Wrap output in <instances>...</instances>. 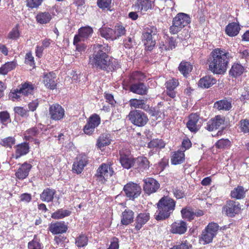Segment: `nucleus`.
Wrapping results in <instances>:
<instances>
[{
	"mask_svg": "<svg viewBox=\"0 0 249 249\" xmlns=\"http://www.w3.org/2000/svg\"><path fill=\"white\" fill-rule=\"evenodd\" d=\"M101 119L100 116L96 114H91L87 120L86 124L83 127V130L84 134L90 136L92 135L96 128L101 124Z\"/></svg>",
	"mask_w": 249,
	"mask_h": 249,
	"instance_id": "6e6552de",
	"label": "nucleus"
},
{
	"mask_svg": "<svg viewBox=\"0 0 249 249\" xmlns=\"http://www.w3.org/2000/svg\"><path fill=\"white\" fill-rule=\"evenodd\" d=\"M193 68V66L190 62L182 61L178 67V70L183 76L187 77L192 71Z\"/></svg>",
	"mask_w": 249,
	"mask_h": 249,
	"instance_id": "e433bc0d",
	"label": "nucleus"
},
{
	"mask_svg": "<svg viewBox=\"0 0 249 249\" xmlns=\"http://www.w3.org/2000/svg\"><path fill=\"white\" fill-rule=\"evenodd\" d=\"M17 66L16 61H12L5 63L0 67V74L5 75L14 70Z\"/></svg>",
	"mask_w": 249,
	"mask_h": 249,
	"instance_id": "79ce46f5",
	"label": "nucleus"
},
{
	"mask_svg": "<svg viewBox=\"0 0 249 249\" xmlns=\"http://www.w3.org/2000/svg\"><path fill=\"white\" fill-rule=\"evenodd\" d=\"M16 143V139L14 137H7L1 139L0 144L6 148H12Z\"/></svg>",
	"mask_w": 249,
	"mask_h": 249,
	"instance_id": "864d4df0",
	"label": "nucleus"
},
{
	"mask_svg": "<svg viewBox=\"0 0 249 249\" xmlns=\"http://www.w3.org/2000/svg\"><path fill=\"white\" fill-rule=\"evenodd\" d=\"M112 160L107 161L106 163H102L96 170L94 175L96 180L99 183L104 184L115 173L113 167Z\"/></svg>",
	"mask_w": 249,
	"mask_h": 249,
	"instance_id": "20e7f679",
	"label": "nucleus"
},
{
	"mask_svg": "<svg viewBox=\"0 0 249 249\" xmlns=\"http://www.w3.org/2000/svg\"><path fill=\"white\" fill-rule=\"evenodd\" d=\"M143 189L144 193L148 195L156 192L160 187V184L153 178H147L143 179Z\"/></svg>",
	"mask_w": 249,
	"mask_h": 249,
	"instance_id": "2eb2a0df",
	"label": "nucleus"
},
{
	"mask_svg": "<svg viewBox=\"0 0 249 249\" xmlns=\"http://www.w3.org/2000/svg\"><path fill=\"white\" fill-rule=\"evenodd\" d=\"M190 16L184 13H178L172 21V25L169 28V32L172 35L178 33L183 28L187 26L191 22Z\"/></svg>",
	"mask_w": 249,
	"mask_h": 249,
	"instance_id": "423d86ee",
	"label": "nucleus"
},
{
	"mask_svg": "<svg viewBox=\"0 0 249 249\" xmlns=\"http://www.w3.org/2000/svg\"><path fill=\"white\" fill-rule=\"evenodd\" d=\"M232 57L230 53L223 48H215L210 53L207 60L209 70L214 74H223L228 68Z\"/></svg>",
	"mask_w": 249,
	"mask_h": 249,
	"instance_id": "f03ea898",
	"label": "nucleus"
},
{
	"mask_svg": "<svg viewBox=\"0 0 249 249\" xmlns=\"http://www.w3.org/2000/svg\"><path fill=\"white\" fill-rule=\"evenodd\" d=\"M15 157L16 159H18L21 157L26 155L30 151V146L29 142H24L15 146Z\"/></svg>",
	"mask_w": 249,
	"mask_h": 249,
	"instance_id": "a878e982",
	"label": "nucleus"
},
{
	"mask_svg": "<svg viewBox=\"0 0 249 249\" xmlns=\"http://www.w3.org/2000/svg\"><path fill=\"white\" fill-rule=\"evenodd\" d=\"M25 64L30 65L31 67H34L35 65L34 58L31 53H28L25 55Z\"/></svg>",
	"mask_w": 249,
	"mask_h": 249,
	"instance_id": "69168bd1",
	"label": "nucleus"
},
{
	"mask_svg": "<svg viewBox=\"0 0 249 249\" xmlns=\"http://www.w3.org/2000/svg\"><path fill=\"white\" fill-rule=\"evenodd\" d=\"M18 89L21 91L22 95L27 96L29 95L33 94L35 87L31 83L26 82L19 86Z\"/></svg>",
	"mask_w": 249,
	"mask_h": 249,
	"instance_id": "4c0bfd02",
	"label": "nucleus"
},
{
	"mask_svg": "<svg viewBox=\"0 0 249 249\" xmlns=\"http://www.w3.org/2000/svg\"><path fill=\"white\" fill-rule=\"evenodd\" d=\"M219 228L218 225L214 222L209 223L202 232L201 238L204 244H209L212 242L213 237L217 234Z\"/></svg>",
	"mask_w": 249,
	"mask_h": 249,
	"instance_id": "9b49d317",
	"label": "nucleus"
},
{
	"mask_svg": "<svg viewBox=\"0 0 249 249\" xmlns=\"http://www.w3.org/2000/svg\"><path fill=\"white\" fill-rule=\"evenodd\" d=\"M88 243L89 237L85 232H81L75 238V245L78 248H85Z\"/></svg>",
	"mask_w": 249,
	"mask_h": 249,
	"instance_id": "f704fd0d",
	"label": "nucleus"
},
{
	"mask_svg": "<svg viewBox=\"0 0 249 249\" xmlns=\"http://www.w3.org/2000/svg\"><path fill=\"white\" fill-rule=\"evenodd\" d=\"M10 114L7 111L0 112V122L4 125L11 122Z\"/></svg>",
	"mask_w": 249,
	"mask_h": 249,
	"instance_id": "4d7b16f0",
	"label": "nucleus"
},
{
	"mask_svg": "<svg viewBox=\"0 0 249 249\" xmlns=\"http://www.w3.org/2000/svg\"><path fill=\"white\" fill-rule=\"evenodd\" d=\"M146 79L145 74L141 71H136L130 72L128 76L124 80V85H129L144 82Z\"/></svg>",
	"mask_w": 249,
	"mask_h": 249,
	"instance_id": "f8f14e48",
	"label": "nucleus"
},
{
	"mask_svg": "<svg viewBox=\"0 0 249 249\" xmlns=\"http://www.w3.org/2000/svg\"><path fill=\"white\" fill-rule=\"evenodd\" d=\"M181 214L183 219L191 221L194 218V210L190 207H186L181 210Z\"/></svg>",
	"mask_w": 249,
	"mask_h": 249,
	"instance_id": "49530a36",
	"label": "nucleus"
},
{
	"mask_svg": "<svg viewBox=\"0 0 249 249\" xmlns=\"http://www.w3.org/2000/svg\"><path fill=\"white\" fill-rule=\"evenodd\" d=\"M121 224L122 225L127 226L134 221V213L129 209H126L121 216Z\"/></svg>",
	"mask_w": 249,
	"mask_h": 249,
	"instance_id": "7c9ffc66",
	"label": "nucleus"
},
{
	"mask_svg": "<svg viewBox=\"0 0 249 249\" xmlns=\"http://www.w3.org/2000/svg\"><path fill=\"white\" fill-rule=\"evenodd\" d=\"M241 30V27L238 22H230L225 27V34L230 37L237 36Z\"/></svg>",
	"mask_w": 249,
	"mask_h": 249,
	"instance_id": "cd10ccee",
	"label": "nucleus"
},
{
	"mask_svg": "<svg viewBox=\"0 0 249 249\" xmlns=\"http://www.w3.org/2000/svg\"><path fill=\"white\" fill-rule=\"evenodd\" d=\"M245 193L246 191L243 186H238L231 191L230 196L233 198L241 199L245 196Z\"/></svg>",
	"mask_w": 249,
	"mask_h": 249,
	"instance_id": "37998d69",
	"label": "nucleus"
},
{
	"mask_svg": "<svg viewBox=\"0 0 249 249\" xmlns=\"http://www.w3.org/2000/svg\"><path fill=\"white\" fill-rule=\"evenodd\" d=\"M78 32L84 40L90 36L93 32V30L91 27L88 26L81 27L78 29Z\"/></svg>",
	"mask_w": 249,
	"mask_h": 249,
	"instance_id": "8fccbe9b",
	"label": "nucleus"
},
{
	"mask_svg": "<svg viewBox=\"0 0 249 249\" xmlns=\"http://www.w3.org/2000/svg\"><path fill=\"white\" fill-rule=\"evenodd\" d=\"M179 84L178 80L175 78H172L167 80L165 83L166 95L173 99L175 98L177 95L176 89Z\"/></svg>",
	"mask_w": 249,
	"mask_h": 249,
	"instance_id": "412c9836",
	"label": "nucleus"
},
{
	"mask_svg": "<svg viewBox=\"0 0 249 249\" xmlns=\"http://www.w3.org/2000/svg\"><path fill=\"white\" fill-rule=\"evenodd\" d=\"M176 201L168 196H162L156 204L157 210L155 214V218L157 221H162L168 219L175 209Z\"/></svg>",
	"mask_w": 249,
	"mask_h": 249,
	"instance_id": "7ed1b4c3",
	"label": "nucleus"
},
{
	"mask_svg": "<svg viewBox=\"0 0 249 249\" xmlns=\"http://www.w3.org/2000/svg\"><path fill=\"white\" fill-rule=\"evenodd\" d=\"M56 78V74L53 71L44 72L43 75V82L47 88L53 90L57 87Z\"/></svg>",
	"mask_w": 249,
	"mask_h": 249,
	"instance_id": "6ab92c4d",
	"label": "nucleus"
},
{
	"mask_svg": "<svg viewBox=\"0 0 249 249\" xmlns=\"http://www.w3.org/2000/svg\"><path fill=\"white\" fill-rule=\"evenodd\" d=\"M44 129V125L38 124L35 126L27 129L26 131V133L28 135H31L33 137H36L39 135Z\"/></svg>",
	"mask_w": 249,
	"mask_h": 249,
	"instance_id": "09e8293b",
	"label": "nucleus"
},
{
	"mask_svg": "<svg viewBox=\"0 0 249 249\" xmlns=\"http://www.w3.org/2000/svg\"><path fill=\"white\" fill-rule=\"evenodd\" d=\"M111 142L109 136L107 134H103L98 139L97 145L100 148L108 145Z\"/></svg>",
	"mask_w": 249,
	"mask_h": 249,
	"instance_id": "de8ad7c7",
	"label": "nucleus"
},
{
	"mask_svg": "<svg viewBox=\"0 0 249 249\" xmlns=\"http://www.w3.org/2000/svg\"><path fill=\"white\" fill-rule=\"evenodd\" d=\"M231 142L228 139H221L215 143L217 149H225L229 148L231 146Z\"/></svg>",
	"mask_w": 249,
	"mask_h": 249,
	"instance_id": "603ef678",
	"label": "nucleus"
},
{
	"mask_svg": "<svg viewBox=\"0 0 249 249\" xmlns=\"http://www.w3.org/2000/svg\"><path fill=\"white\" fill-rule=\"evenodd\" d=\"M113 30L115 40L123 36H124L126 32L125 27L121 23H117L115 25Z\"/></svg>",
	"mask_w": 249,
	"mask_h": 249,
	"instance_id": "c03bdc74",
	"label": "nucleus"
},
{
	"mask_svg": "<svg viewBox=\"0 0 249 249\" xmlns=\"http://www.w3.org/2000/svg\"><path fill=\"white\" fill-rule=\"evenodd\" d=\"M128 117L132 124L139 127L145 126L149 121L147 114L140 110H131Z\"/></svg>",
	"mask_w": 249,
	"mask_h": 249,
	"instance_id": "0eeeda50",
	"label": "nucleus"
},
{
	"mask_svg": "<svg viewBox=\"0 0 249 249\" xmlns=\"http://www.w3.org/2000/svg\"><path fill=\"white\" fill-rule=\"evenodd\" d=\"M157 28L154 25H148L145 27L142 32V41L145 49L148 51H152L156 45L154 36L157 34Z\"/></svg>",
	"mask_w": 249,
	"mask_h": 249,
	"instance_id": "39448f33",
	"label": "nucleus"
},
{
	"mask_svg": "<svg viewBox=\"0 0 249 249\" xmlns=\"http://www.w3.org/2000/svg\"><path fill=\"white\" fill-rule=\"evenodd\" d=\"M20 36V32L18 29V26L12 29L8 35V38L12 40L18 39Z\"/></svg>",
	"mask_w": 249,
	"mask_h": 249,
	"instance_id": "052dcab7",
	"label": "nucleus"
},
{
	"mask_svg": "<svg viewBox=\"0 0 249 249\" xmlns=\"http://www.w3.org/2000/svg\"><path fill=\"white\" fill-rule=\"evenodd\" d=\"M21 96L22 93L18 88L12 90L9 94V98L13 101L21 100Z\"/></svg>",
	"mask_w": 249,
	"mask_h": 249,
	"instance_id": "6e6d98bb",
	"label": "nucleus"
},
{
	"mask_svg": "<svg viewBox=\"0 0 249 249\" xmlns=\"http://www.w3.org/2000/svg\"><path fill=\"white\" fill-rule=\"evenodd\" d=\"M55 193L56 191L54 189L47 188L40 194V197L43 201L50 202L53 201Z\"/></svg>",
	"mask_w": 249,
	"mask_h": 249,
	"instance_id": "c9c22d12",
	"label": "nucleus"
},
{
	"mask_svg": "<svg viewBox=\"0 0 249 249\" xmlns=\"http://www.w3.org/2000/svg\"><path fill=\"white\" fill-rule=\"evenodd\" d=\"M41 244L36 239V235L34 239L28 244V249H41Z\"/></svg>",
	"mask_w": 249,
	"mask_h": 249,
	"instance_id": "680f3d73",
	"label": "nucleus"
},
{
	"mask_svg": "<svg viewBox=\"0 0 249 249\" xmlns=\"http://www.w3.org/2000/svg\"><path fill=\"white\" fill-rule=\"evenodd\" d=\"M119 161L124 168L129 169L136 163L135 159L129 150L122 149L119 151Z\"/></svg>",
	"mask_w": 249,
	"mask_h": 249,
	"instance_id": "9d476101",
	"label": "nucleus"
},
{
	"mask_svg": "<svg viewBox=\"0 0 249 249\" xmlns=\"http://www.w3.org/2000/svg\"><path fill=\"white\" fill-rule=\"evenodd\" d=\"M187 230V223L182 220H179L174 222L171 224L170 231L173 234L181 235L185 233Z\"/></svg>",
	"mask_w": 249,
	"mask_h": 249,
	"instance_id": "5701e85b",
	"label": "nucleus"
},
{
	"mask_svg": "<svg viewBox=\"0 0 249 249\" xmlns=\"http://www.w3.org/2000/svg\"><path fill=\"white\" fill-rule=\"evenodd\" d=\"M173 193L174 196L177 199L182 198L185 196L184 192L180 189H174L173 191Z\"/></svg>",
	"mask_w": 249,
	"mask_h": 249,
	"instance_id": "338daca9",
	"label": "nucleus"
},
{
	"mask_svg": "<svg viewBox=\"0 0 249 249\" xmlns=\"http://www.w3.org/2000/svg\"><path fill=\"white\" fill-rule=\"evenodd\" d=\"M241 131L244 133H249V121L248 119H242L239 122Z\"/></svg>",
	"mask_w": 249,
	"mask_h": 249,
	"instance_id": "e2e57ef3",
	"label": "nucleus"
},
{
	"mask_svg": "<svg viewBox=\"0 0 249 249\" xmlns=\"http://www.w3.org/2000/svg\"><path fill=\"white\" fill-rule=\"evenodd\" d=\"M49 110L51 118L53 120L59 121L65 116L64 109L58 104L51 105Z\"/></svg>",
	"mask_w": 249,
	"mask_h": 249,
	"instance_id": "dca6fc26",
	"label": "nucleus"
},
{
	"mask_svg": "<svg viewBox=\"0 0 249 249\" xmlns=\"http://www.w3.org/2000/svg\"><path fill=\"white\" fill-rule=\"evenodd\" d=\"M14 111L16 113L21 117H27L28 116V110L21 107H16L14 108Z\"/></svg>",
	"mask_w": 249,
	"mask_h": 249,
	"instance_id": "0e129e2a",
	"label": "nucleus"
},
{
	"mask_svg": "<svg viewBox=\"0 0 249 249\" xmlns=\"http://www.w3.org/2000/svg\"><path fill=\"white\" fill-rule=\"evenodd\" d=\"M71 212L70 210L59 209L52 213L51 217L54 219H63L71 215Z\"/></svg>",
	"mask_w": 249,
	"mask_h": 249,
	"instance_id": "a18cd8bd",
	"label": "nucleus"
},
{
	"mask_svg": "<svg viewBox=\"0 0 249 249\" xmlns=\"http://www.w3.org/2000/svg\"><path fill=\"white\" fill-rule=\"evenodd\" d=\"M88 163L89 160L87 156L83 154L79 155L75 158L73 163L72 171L74 173L80 174Z\"/></svg>",
	"mask_w": 249,
	"mask_h": 249,
	"instance_id": "4468645a",
	"label": "nucleus"
},
{
	"mask_svg": "<svg viewBox=\"0 0 249 249\" xmlns=\"http://www.w3.org/2000/svg\"><path fill=\"white\" fill-rule=\"evenodd\" d=\"M245 68L240 63L235 62L232 65L229 71V75L232 77L240 76L245 71Z\"/></svg>",
	"mask_w": 249,
	"mask_h": 249,
	"instance_id": "473e14b6",
	"label": "nucleus"
},
{
	"mask_svg": "<svg viewBox=\"0 0 249 249\" xmlns=\"http://www.w3.org/2000/svg\"><path fill=\"white\" fill-rule=\"evenodd\" d=\"M135 160L137 163V169L139 172H143L149 168L150 163L146 157L140 156Z\"/></svg>",
	"mask_w": 249,
	"mask_h": 249,
	"instance_id": "72a5a7b5",
	"label": "nucleus"
},
{
	"mask_svg": "<svg viewBox=\"0 0 249 249\" xmlns=\"http://www.w3.org/2000/svg\"><path fill=\"white\" fill-rule=\"evenodd\" d=\"M43 0H26V6L29 8H37L41 5Z\"/></svg>",
	"mask_w": 249,
	"mask_h": 249,
	"instance_id": "bf43d9fd",
	"label": "nucleus"
},
{
	"mask_svg": "<svg viewBox=\"0 0 249 249\" xmlns=\"http://www.w3.org/2000/svg\"><path fill=\"white\" fill-rule=\"evenodd\" d=\"M119 240L116 237H113L111 239L110 245L107 249H118L119 248Z\"/></svg>",
	"mask_w": 249,
	"mask_h": 249,
	"instance_id": "774afa93",
	"label": "nucleus"
},
{
	"mask_svg": "<svg viewBox=\"0 0 249 249\" xmlns=\"http://www.w3.org/2000/svg\"><path fill=\"white\" fill-rule=\"evenodd\" d=\"M216 83V80L212 75H206L201 78L198 82V87L202 89H208Z\"/></svg>",
	"mask_w": 249,
	"mask_h": 249,
	"instance_id": "2f4dec72",
	"label": "nucleus"
},
{
	"mask_svg": "<svg viewBox=\"0 0 249 249\" xmlns=\"http://www.w3.org/2000/svg\"><path fill=\"white\" fill-rule=\"evenodd\" d=\"M68 229L67 224L64 221H56L51 223L48 230L53 234H62L66 233Z\"/></svg>",
	"mask_w": 249,
	"mask_h": 249,
	"instance_id": "f3484780",
	"label": "nucleus"
},
{
	"mask_svg": "<svg viewBox=\"0 0 249 249\" xmlns=\"http://www.w3.org/2000/svg\"><path fill=\"white\" fill-rule=\"evenodd\" d=\"M123 190L127 197L134 199L140 195L142 189L139 184L131 182L124 186Z\"/></svg>",
	"mask_w": 249,
	"mask_h": 249,
	"instance_id": "ddd939ff",
	"label": "nucleus"
},
{
	"mask_svg": "<svg viewBox=\"0 0 249 249\" xmlns=\"http://www.w3.org/2000/svg\"><path fill=\"white\" fill-rule=\"evenodd\" d=\"M130 91L140 95H145L148 93L149 87L144 82H139L128 86Z\"/></svg>",
	"mask_w": 249,
	"mask_h": 249,
	"instance_id": "b1692460",
	"label": "nucleus"
},
{
	"mask_svg": "<svg viewBox=\"0 0 249 249\" xmlns=\"http://www.w3.org/2000/svg\"><path fill=\"white\" fill-rule=\"evenodd\" d=\"M129 103L130 107L135 108H141L147 111L149 108V106L146 105L145 101L144 99H131Z\"/></svg>",
	"mask_w": 249,
	"mask_h": 249,
	"instance_id": "58836bf2",
	"label": "nucleus"
},
{
	"mask_svg": "<svg viewBox=\"0 0 249 249\" xmlns=\"http://www.w3.org/2000/svg\"><path fill=\"white\" fill-rule=\"evenodd\" d=\"M100 36L107 40H115L113 28L102 26L99 29Z\"/></svg>",
	"mask_w": 249,
	"mask_h": 249,
	"instance_id": "ea45409f",
	"label": "nucleus"
},
{
	"mask_svg": "<svg viewBox=\"0 0 249 249\" xmlns=\"http://www.w3.org/2000/svg\"><path fill=\"white\" fill-rule=\"evenodd\" d=\"M92 56L89 63L94 67L107 72L115 71L119 67L118 61L108 55L111 47L108 44H97L94 46Z\"/></svg>",
	"mask_w": 249,
	"mask_h": 249,
	"instance_id": "f257e3e1",
	"label": "nucleus"
},
{
	"mask_svg": "<svg viewBox=\"0 0 249 249\" xmlns=\"http://www.w3.org/2000/svg\"><path fill=\"white\" fill-rule=\"evenodd\" d=\"M192 245L187 240H182L179 242H177L176 245L170 248V249H191Z\"/></svg>",
	"mask_w": 249,
	"mask_h": 249,
	"instance_id": "5fc2aeb1",
	"label": "nucleus"
},
{
	"mask_svg": "<svg viewBox=\"0 0 249 249\" xmlns=\"http://www.w3.org/2000/svg\"><path fill=\"white\" fill-rule=\"evenodd\" d=\"M32 165L27 162L22 164L15 173L16 177L19 179H24L27 177Z\"/></svg>",
	"mask_w": 249,
	"mask_h": 249,
	"instance_id": "c756f323",
	"label": "nucleus"
},
{
	"mask_svg": "<svg viewBox=\"0 0 249 249\" xmlns=\"http://www.w3.org/2000/svg\"><path fill=\"white\" fill-rule=\"evenodd\" d=\"M185 161V155L183 151L178 150L172 152L171 156V164L177 165L181 164Z\"/></svg>",
	"mask_w": 249,
	"mask_h": 249,
	"instance_id": "c85d7f7f",
	"label": "nucleus"
},
{
	"mask_svg": "<svg viewBox=\"0 0 249 249\" xmlns=\"http://www.w3.org/2000/svg\"><path fill=\"white\" fill-rule=\"evenodd\" d=\"M112 0H97V6L102 10H110Z\"/></svg>",
	"mask_w": 249,
	"mask_h": 249,
	"instance_id": "13d9d810",
	"label": "nucleus"
},
{
	"mask_svg": "<svg viewBox=\"0 0 249 249\" xmlns=\"http://www.w3.org/2000/svg\"><path fill=\"white\" fill-rule=\"evenodd\" d=\"M152 1L150 0H136L133 7L137 12L143 14L152 8Z\"/></svg>",
	"mask_w": 249,
	"mask_h": 249,
	"instance_id": "393cba45",
	"label": "nucleus"
},
{
	"mask_svg": "<svg viewBox=\"0 0 249 249\" xmlns=\"http://www.w3.org/2000/svg\"><path fill=\"white\" fill-rule=\"evenodd\" d=\"M165 146V143L162 139H154L148 143V147L149 148L162 149L164 148Z\"/></svg>",
	"mask_w": 249,
	"mask_h": 249,
	"instance_id": "3c124183",
	"label": "nucleus"
},
{
	"mask_svg": "<svg viewBox=\"0 0 249 249\" xmlns=\"http://www.w3.org/2000/svg\"><path fill=\"white\" fill-rule=\"evenodd\" d=\"M213 107L218 110L229 111L232 107L231 98H224L223 99L215 102Z\"/></svg>",
	"mask_w": 249,
	"mask_h": 249,
	"instance_id": "bb28decb",
	"label": "nucleus"
},
{
	"mask_svg": "<svg viewBox=\"0 0 249 249\" xmlns=\"http://www.w3.org/2000/svg\"><path fill=\"white\" fill-rule=\"evenodd\" d=\"M241 210L239 202L229 199L223 206L222 212L229 217H233L240 213Z\"/></svg>",
	"mask_w": 249,
	"mask_h": 249,
	"instance_id": "1a4fd4ad",
	"label": "nucleus"
},
{
	"mask_svg": "<svg viewBox=\"0 0 249 249\" xmlns=\"http://www.w3.org/2000/svg\"><path fill=\"white\" fill-rule=\"evenodd\" d=\"M37 23L45 24L50 22L52 19V16L48 12H39L36 17Z\"/></svg>",
	"mask_w": 249,
	"mask_h": 249,
	"instance_id": "a19ab883",
	"label": "nucleus"
},
{
	"mask_svg": "<svg viewBox=\"0 0 249 249\" xmlns=\"http://www.w3.org/2000/svg\"><path fill=\"white\" fill-rule=\"evenodd\" d=\"M225 122V117L221 115H216L207 123L206 129L209 131H213L218 129L221 125H223Z\"/></svg>",
	"mask_w": 249,
	"mask_h": 249,
	"instance_id": "aec40b11",
	"label": "nucleus"
},
{
	"mask_svg": "<svg viewBox=\"0 0 249 249\" xmlns=\"http://www.w3.org/2000/svg\"><path fill=\"white\" fill-rule=\"evenodd\" d=\"M199 119V114L197 113H192L189 115L186 126L191 132L196 133L199 130L200 126L197 123Z\"/></svg>",
	"mask_w": 249,
	"mask_h": 249,
	"instance_id": "4be33fe9",
	"label": "nucleus"
},
{
	"mask_svg": "<svg viewBox=\"0 0 249 249\" xmlns=\"http://www.w3.org/2000/svg\"><path fill=\"white\" fill-rule=\"evenodd\" d=\"M150 215L148 212H143L138 213L135 219L134 223V229L139 231L150 220Z\"/></svg>",
	"mask_w": 249,
	"mask_h": 249,
	"instance_id": "a211bd4d",
	"label": "nucleus"
}]
</instances>
